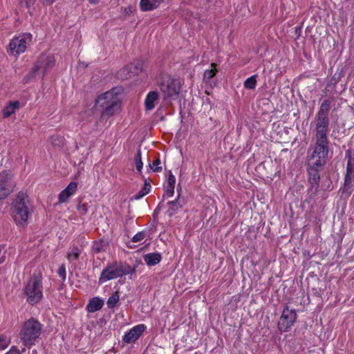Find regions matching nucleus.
Returning a JSON list of instances; mask_svg holds the SVG:
<instances>
[{
	"mask_svg": "<svg viewBox=\"0 0 354 354\" xmlns=\"http://www.w3.org/2000/svg\"><path fill=\"white\" fill-rule=\"evenodd\" d=\"M95 105L101 109V119L107 120L121 109V96L116 88L106 91L96 100Z\"/></svg>",
	"mask_w": 354,
	"mask_h": 354,
	"instance_id": "nucleus-1",
	"label": "nucleus"
},
{
	"mask_svg": "<svg viewBox=\"0 0 354 354\" xmlns=\"http://www.w3.org/2000/svg\"><path fill=\"white\" fill-rule=\"evenodd\" d=\"M31 213V207L28 195L19 192L12 202L11 216L19 226H25Z\"/></svg>",
	"mask_w": 354,
	"mask_h": 354,
	"instance_id": "nucleus-2",
	"label": "nucleus"
},
{
	"mask_svg": "<svg viewBox=\"0 0 354 354\" xmlns=\"http://www.w3.org/2000/svg\"><path fill=\"white\" fill-rule=\"evenodd\" d=\"M331 102L328 100H324L316 113L313 121L310 124L313 128L314 138H328L327 134L329 131L330 120L328 113L330 109Z\"/></svg>",
	"mask_w": 354,
	"mask_h": 354,
	"instance_id": "nucleus-3",
	"label": "nucleus"
},
{
	"mask_svg": "<svg viewBox=\"0 0 354 354\" xmlns=\"http://www.w3.org/2000/svg\"><path fill=\"white\" fill-rule=\"evenodd\" d=\"M41 324L34 318H30L24 324L20 332V339L25 346L30 347L35 344L41 335Z\"/></svg>",
	"mask_w": 354,
	"mask_h": 354,
	"instance_id": "nucleus-4",
	"label": "nucleus"
},
{
	"mask_svg": "<svg viewBox=\"0 0 354 354\" xmlns=\"http://www.w3.org/2000/svg\"><path fill=\"white\" fill-rule=\"evenodd\" d=\"M136 272V268H131L127 263L113 262L108 264L101 272L99 278V283L102 284L108 281L121 277L128 274H133Z\"/></svg>",
	"mask_w": 354,
	"mask_h": 354,
	"instance_id": "nucleus-5",
	"label": "nucleus"
},
{
	"mask_svg": "<svg viewBox=\"0 0 354 354\" xmlns=\"http://www.w3.org/2000/svg\"><path fill=\"white\" fill-rule=\"evenodd\" d=\"M27 301L31 305L39 302L43 297L42 277L40 273H34L24 288Z\"/></svg>",
	"mask_w": 354,
	"mask_h": 354,
	"instance_id": "nucleus-6",
	"label": "nucleus"
},
{
	"mask_svg": "<svg viewBox=\"0 0 354 354\" xmlns=\"http://www.w3.org/2000/svg\"><path fill=\"white\" fill-rule=\"evenodd\" d=\"M157 84L160 89L165 102H169L178 97L180 91V82L178 80L165 75L158 80Z\"/></svg>",
	"mask_w": 354,
	"mask_h": 354,
	"instance_id": "nucleus-7",
	"label": "nucleus"
},
{
	"mask_svg": "<svg viewBox=\"0 0 354 354\" xmlns=\"http://www.w3.org/2000/svg\"><path fill=\"white\" fill-rule=\"evenodd\" d=\"M315 147L309 159V162H313L315 167H323L328 158V140L324 138H314Z\"/></svg>",
	"mask_w": 354,
	"mask_h": 354,
	"instance_id": "nucleus-8",
	"label": "nucleus"
},
{
	"mask_svg": "<svg viewBox=\"0 0 354 354\" xmlns=\"http://www.w3.org/2000/svg\"><path fill=\"white\" fill-rule=\"evenodd\" d=\"M32 37L30 33H24L14 37L10 42V51L13 55L24 53L27 46L32 42Z\"/></svg>",
	"mask_w": 354,
	"mask_h": 354,
	"instance_id": "nucleus-9",
	"label": "nucleus"
},
{
	"mask_svg": "<svg viewBox=\"0 0 354 354\" xmlns=\"http://www.w3.org/2000/svg\"><path fill=\"white\" fill-rule=\"evenodd\" d=\"M55 60L53 55H43L40 56L30 75L32 77L37 75L39 77L44 76L47 71L55 65Z\"/></svg>",
	"mask_w": 354,
	"mask_h": 354,
	"instance_id": "nucleus-10",
	"label": "nucleus"
},
{
	"mask_svg": "<svg viewBox=\"0 0 354 354\" xmlns=\"http://www.w3.org/2000/svg\"><path fill=\"white\" fill-rule=\"evenodd\" d=\"M297 319L295 310L290 309L288 305L285 306L282 315L278 323V328L281 331H287L294 324Z\"/></svg>",
	"mask_w": 354,
	"mask_h": 354,
	"instance_id": "nucleus-11",
	"label": "nucleus"
},
{
	"mask_svg": "<svg viewBox=\"0 0 354 354\" xmlns=\"http://www.w3.org/2000/svg\"><path fill=\"white\" fill-rule=\"evenodd\" d=\"M15 184L10 171L0 173V201L5 199L13 190Z\"/></svg>",
	"mask_w": 354,
	"mask_h": 354,
	"instance_id": "nucleus-12",
	"label": "nucleus"
},
{
	"mask_svg": "<svg viewBox=\"0 0 354 354\" xmlns=\"http://www.w3.org/2000/svg\"><path fill=\"white\" fill-rule=\"evenodd\" d=\"M145 328L146 326L144 324H139L133 327L131 329L129 330V332L125 333V335H124V342L126 343H131L135 342L140 337V336L145 330Z\"/></svg>",
	"mask_w": 354,
	"mask_h": 354,
	"instance_id": "nucleus-13",
	"label": "nucleus"
},
{
	"mask_svg": "<svg viewBox=\"0 0 354 354\" xmlns=\"http://www.w3.org/2000/svg\"><path fill=\"white\" fill-rule=\"evenodd\" d=\"M77 185L75 182H71L64 190L59 194V202L64 203L69 197L73 196L77 190Z\"/></svg>",
	"mask_w": 354,
	"mask_h": 354,
	"instance_id": "nucleus-14",
	"label": "nucleus"
},
{
	"mask_svg": "<svg viewBox=\"0 0 354 354\" xmlns=\"http://www.w3.org/2000/svg\"><path fill=\"white\" fill-rule=\"evenodd\" d=\"M322 167H315L313 165V162H308V174L309 179L312 184L317 183L319 180L320 176L319 171Z\"/></svg>",
	"mask_w": 354,
	"mask_h": 354,
	"instance_id": "nucleus-15",
	"label": "nucleus"
},
{
	"mask_svg": "<svg viewBox=\"0 0 354 354\" xmlns=\"http://www.w3.org/2000/svg\"><path fill=\"white\" fill-rule=\"evenodd\" d=\"M158 99V93L157 91L149 92L145 99V104L147 110H152Z\"/></svg>",
	"mask_w": 354,
	"mask_h": 354,
	"instance_id": "nucleus-16",
	"label": "nucleus"
},
{
	"mask_svg": "<svg viewBox=\"0 0 354 354\" xmlns=\"http://www.w3.org/2000/svg\"><path fill=\"white\" fill-rule=\"evenodd\" d=\"M104 305V301L98 297L92 298L86 306V310L89 313H94L100 310Z\"/></svg>",
	"mask_w": 354,
	"mask_h": 354,
	"instance_id": "nucleus-17",
	"label": "nucleus"
},
{
	"mask_svg": "<svg viewBox=\"0 0 354 354\" xmlns=\"http://www.w3.org/2000/svg\"><path fill=\"white\" fill-rule=\"evenodd\" d=\"M163 0H140V6L142 11L156 8Z\"/></svg>",
	"mask_w": 354,
	"mask_h": 354,
	"instance_id": "nucleus-18",
	"label": "nucleus"
},
{
	"mask_svg": "<svg viewBox=\"0 0 354 354\" xmlns=\"http://www.w3.org/2000/svg\"><path fill=\"white\" fill-rule=\"evenodd\" d=\"M167 204L169 205L168 209L169 214L172 216L183 207L184 203L180 200V194H178V198L175 201H169Z\"/></svg>",
	"mask_w": 354,
	"mask_h": 354,
	"instance_id": "nucleus-19",
	"label": "nucleus"
},
{
	"mask_svg": "<svg viewBox=\"0 0 354 354\" xmlns=\"http://www.w3.org/2000/svg\"><path fill=\"white\" fill-rule=\"evenodd\" d=\"M161 255L159 253H149L145 255L144 259L148 266H155L161 260Z\"/></svg>",
	"mask_w": 354,
	"mask_h": 354,
	"instance_id": "nucleus-20",
	"label": "nucleus"
},
{
	"mask_svg": "<svg viewBox=\"0 0 354 354\" xmlns=\"http://www.w3.org/2000/svg\"><path fill=\"white\" fill-rule=\"evenodd\" d=\"M142 64L141 62H138L136 64H131L130 66H128L127 67H125L119 74L122 78H128L127 75L122 77V73L124 72H131L133 74H138L140 71H142Z\"/></svg>",
	"mask_w": 354,
	"mask_h": 354,
	"instance_id": "nucleus-21",
	"label": "nucleus"
},
{
	"mask_svg": "<svg viewBox=\"0 0 354 354\" xmlns=\"http://www.w3.org/2000/svg\"><path fill=\"white\" fill-rule=\"evenodd\" d=\"M108 248V242L103 239H99L93 242L92 250L95 253L105 252Z\"/></svg>",
	"mask_w": 354,
	"mask_h": 354,
	"instance_id": "nucleus-22",
	"label": "nucleus"
},
{
	"mask_svg": "<svg viewBox=\"0 0 354 354\" xmlns=\"http://www.w3.org/2000/svg\"><path fill=\"white\" fill-rule=\"evenodd\" d=\"M82 253V248L77 246H73L66 254V259L68 261L72 262L77 260Z\"/></svg>",
	"mask_w": 354,
	"mask_h": 354,
	"instance_id": "nucleus-23",
	"label": "nucleus"
},
{
	"mask_svg": "<svg viewBox=\"0 0 354 354\" xmlns=\"http://www.w3.org/2000/svg\"><path fill=\"white\" fill-rule=\"evenodd\" d=\"M19 102L18 101L11 102L3 110V115L4 118H8L15 113V110L19 109Z\"/></svg>",
	"mask_w": 354,
	"mask_h": 354,
	"instance_id": "nucleus-24",
	"label": "nucleus"
},
{
	"mask_svg": "<svg viewBox=\"0 0 354 354\" xmlns=\"http://www.w3.org/2000/svg\"><path fill=\"white\" fill-rule=\"evenodd\" d=\"M217 72L216 64H211V69L205 71L203 75V80L205 82H209L214 77Z\"/></svg>",
	"mask_w": 354,
	"mask_h": 354,
	"instance_id": "nucleus-25",
	"label": "nucleus"
},
{
	"mask_svg": "<svg viewBox=\"0 0 354 354\" xmlns=\"http://www.w3.org/2000/svg\"><path fill=\"white\" fill-rule=\"evenodd\" d=\"M120 299V294L118 291H115L107 300L106 305L108 308H113L118 304Z\"/></svg>",
	"mask_w": 354,
	"mask_h": 354,
	"instance_id": "nucleus-26",
	"label": "nucleus"
},
{
	"mask_svg": "<svg viewBox=\"0 0 354 354\" xmlns=\"http://www.w3.org/2000/svg\"><path fill=\"white\" fill-rule=\"evenodd\" d=\"M354 187V179L351 178V177L345 176L344 185L343 190L345 192H347L348 194H351V189Z\"/></svg>",
	"mask_w": 354,
	"mask_h": 354,
	"instance_id": "nucleus-27",
	"label": "nucleus"
},
{
	"mask_svg": "<svg viewBox=\"0 0 354 354\" xmlns=\"http://www.w3.org/2000/svg\"><path fill=\"white\" fill-rule=\"evenodd\" d=\"M256 77H257V75H254L251 76L250 77L246 79V80L244 82V86L248 89L255 88L256 85H257Z\"/></svg>",
	"mask_w": 354,
	"mask_h": 354,
	"instance_id": "nucleus-28",
	"label": "nucleus"
},
{
	"mask_svg": "<svg viewBox=\"0 0 354 354\" xmlns=\"http://www.w3.org/2000/svg\"><path fill=\"white\" fill-rule=\"evenodd\" d=\"M346 176L354 179V161L351 158L347 162Z\"/></svg>",
	"mask_w": 354,
	"mask_h": 354,
	"instance_id": "nucleus-29",
	"label": "nucleus"
},
{
	"mask_svg": "<svg viewBox=\"0 0 354 354\" xmlns=\"http://www.w3.org/2000/svg\"><path fill=\"white\" fill-rule=\"evenodd\" d=\"M37 0H20V4L22 6L29 7L32 5H33ZM43 3L46 4H51L53 3L55 0H40Z\"/></svg>",
	"mask_w": 354,
	"mask_h": 354,
	"instance_id": "nucleus-30",
	"label": "nucleus"
},
{
	"mask_svg": "<svg viewBox=\"0 0 354 354\" xmlns=\"http://www.w3.org/2000/svg\"><path fill=\"white\" fill-rule=\"evenodd\" d=\"M151 185L149 183H145L144 187L142 190H140L136 196L135 198L136 199H140L142 198L144 196L147 194L150 191Z\"/></svg>",
	"mask_w": 354,
	"mask_h": 354,
	"instance_id": "nucleus-31",
	"label": "nucleus"
},
{
	"mask_svg": "<svg viewBox=\"0 0 354 354\" xmlns=\"http://www.w3.org/2000/svg\"><path fill=\"white\" fill-rule=\"evenodd\" d=\"M160 158H156L152 164H149L150 168L155 172H160L162 171V167L160 166Z\"/></svg>",
	"mask_w": 354,
	"mask_h": 354,
	"instance_id": "nucleus-32",
	"label": "nucleus"
},
{
	"mask_svg": "<svg viewBox=\"0 0 354 354\" xmlns=\"http://www.w3.org/2000/svg\"><path fill=\"white\" fill-rule=\"evenodd\" d=\"M135 164L136 166V169L138 171H140L142 168V158H141V153L139 150L137 153V154L135 156Z\"/></svg>",
	"mask_w": 354,
	"mask_h": 354,
	"instance_id": "nucleus-33",
	"label": "nucleus"
},
{
	"mask_svg": "<svg viewBox=\"0 0 354 354\" xmlns=\"http://www.w3.org/2000/svg\"><path fill=\"white\" fill-rule=\"evenodd\" d=\"M50 142L54 147H61L63 145V138L57 136H53L50 138Z\"/></svg>",
	"mask_w": 354,
	"mask_h": 354,
	"instance_id": "nucleus-34",
	"label": "nucleus"
},
{
	"mask_svg": "<svg viewBox=\"0 0 354 354\" xmlns=\"http://www.w3.org/2000/svg\"><path fill=\"white\" fill-rule=\"evenodd\" d=\"M10 344V339L5 335H0V350L6 349Z\"/></svg>",
	"mask_w": 354,
	"mask_h": 354,
	"instance_id": "nucleus-35",
	"label": "nucleus"
},
{
	"mask_svg": "<svg viewBox=\"0 0 354 354\" xmlns=\"http://www.w3.org/2000/svg\"><path fill=\"white\" fill-rule=\"evenodd\" d=\"M146 236V234L144 232H138L136 234L133 236L132 238V241L134 243H138L143 240Z\"/></svg>",
	"mask_w": 354,
	"mask_h": 354,
	"instance_id": "nucleus-36",
	"label": "nucleus"
},
{
	"mask_svg": "<svg viewBox=\"0 0 354 354\" xmlns=\"http://www.w3.org/2000/svg\"><path fill=\"white\" fill-rule=\"evenodd\" d=\"M57 274H59V276L62 279L63 281H65L66 280V267L64 264H62L58 270H57Z\"/></svg>",
	"mask_w": 354,
	"mask_h": 354,
	"instance_id": "nucleus-37",
	"label": "nucleus"
},
{
	"mask_svg": "<svg viewBox=\"0 0 354 354\" xmlns=\"http://www.w3.org/2000/svg\"><path fill=\"white\" fill-rule=\"evenodd\" d=\"M174 194V186H167L166 187V189H165V192L163 195V199L165 198V197H171L173 196Z\"/></svg>",
	"mask_w": 354,
	"mask_h": 354,
	"instance_id": "nucleus-38",
	"label": "nucleus"
},
{
	"mask_svg": "<svg viewBox=\"0 0 354 354\" xmlns=\"http://www.w3.org/2000/svg\"><path fill=\"white\" fill-rule=\"evenodd\" d=\"M175 183H176V178L172 174V173L171 171H169V174L168 176V179H167V185L175 187Z\"/></svg>",
	"mask_w": 354,
	"mask_h": 354,
	"instance_id": "nucleus-39",
	"label": "nucleus"
},
{
	"mask_svg": "<svg viewBox=\"0 0 354 354\" xmlns=\"http://www.w3.org/2000/svg\"><path fill=\"white\" fill-rule=\"evenodd\" d=\"M77 209L81 214H85L88 212L87 205L86 203L79 204Z\"/></svg>",
	"mask_w": 354,
	"mask_h": 354,
	"instance_id": "nucleus-40",
	"label": "nucleus"
},
{
	"mask_svg": "<svg viewBox=\"0 0 354 354\" xmlns=\"http://www.w3.org/2000/svg\"><path fill=\"white\" fill-rule=\"evenodd\" d=\"M6 354H21L17 346H12L10 351Z\"/></svg>",
	"mask_w": 354,
	"mask_h": 354,
	"instance_id": "nucleus-41",
	"label": "nucleus"
},
{
	"mask_svg": "<svg viewBox=\"0 0 354 354\" xmlns=\"http://www.w3.org/2000/svg\"><path fill=\"white\" fill-rule=\"evenodd\" d=\"M3 248L0 246V263L5 261L6 256L5 252H2Z\"/></svg>",
	"mask_w": 354,
	"mask_h": 354,
	"instance_id": "nucleus-42",
	"label": "nucleus"
},
{
	"mask_svg": "<svg viewBox=\"0 0 354 354\" xmlns=\"http://www.w3.org/2000/svg\"><path fill=\"white\" fill-rule=\"evenodd\" d=\"M124 12L126 14H129L130 12H133V8H131V7L126 8L124 10Z\"/></svg>",
	"mask_w": 354,
	"mask_h": 354,
	"instance_id": "nucleus-43",
	"label": "nucleus"
},
{
	"mask_svg": "<svg viewBox=\"0 0 354 354\" xmlns=\"http://www.w3.org/2000/svg\"><path fill=\"white\" fill-rule=\"evenodd\" d=\"M100 0H88L89 3L91 4H97L100 2Z\"/></svg>",
	"mask_w": 354,
	"mask_h": 354,
	"instance_id": "nucleus-44",
	"label": "nucleus"
},
{
	"mask_svg": "<svg viewBox=\"0 0 354 354\" xmlns=\"http://www.w3.org/2000/svg\"><path fill=\"white\" fill-rule=\"evenodd\" d=\"M24 351H25V348H24L22 349V352H24Z\"/></svg>",
	"mask_w": 354,
	"mask_h": 354,
	"instance_id": "nucleus-45",
	"label": "nucleus"
}]
</instances>
